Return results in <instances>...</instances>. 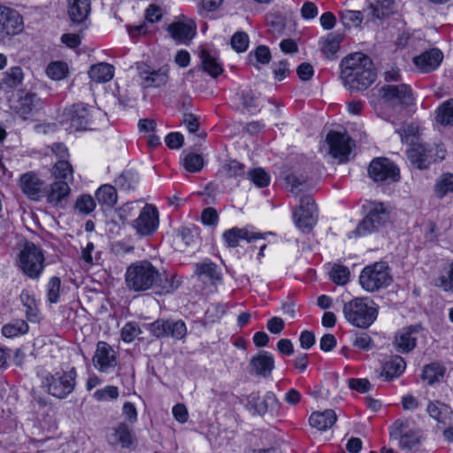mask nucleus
<instances>
[{"label": "nucleus", "mask_w": 453, "mask_h": 453, "mask_svg": "<svg viewBox=\"0 0 453 453\" xmlns=\"http://www.w3.org/2000/svg\"><path fill=\"white\" fill-rule=\"evenodd\" d=\"M125 281L127 287L134 292L146 291L158 286L161 293H170L180 286L176 276H172L171 280L165 278L163 281L158 269L148 260L132 263L127 268Z\"/></svg>", "instance_id": "obj_1"}, {"label": "nucleus", "mask_w": 453, "mask_h": 453, "mask_svg": "<svg viewBox=\"0 0 453 453\" xmlns=\"http://www.w3.org/2000/svg\"><path fill=\"white\" fill-rule=\"evenodd\" d=\"M340 77L344 86L351 91H363L376 80L372 60L362 52L351 53L340 63Z\"/></svg>", "instance_id": "obj_2"}, {"label": "nucleus", "mask_w": 453, "mask_h": 453, "mask_svg": "<svg viewBox=\"0 0 453 453\" xmlns=\"http://www.w3.org/2000/svg\"><path fill=\"white\" fill-rule=\"evenodd\" d=\"M76 376L74 368L66 372L58 371L54 374L43 369L37 372V377L44 390L58 399L65 398L74 390Z\"/></svg>", "instance_id": "obj_3"}, {"label": "nucleus", "mask_w": 453, "mask_h": 453, "mask_svg": "<svg viewBox=\"0 0 453 453\" xmlns=\"http://www.w3.org/2000/svg\"><path fill=\"white\" fill-rule=\"evenodd\" d=\"M343 314L348 322L360 328L369 327L377 318L374 303L367 298L357 297L343 305Z\"/></svg>", "instance_id": "obj_4"}, {"label": "nucleus", "mask_w": 453, "mask_h": 453, "mask_svg": "<svg viewBox=\"0 0 453 453\" xmlns=\"http://www.w3.org/2000/svg\"><path fill=\"white\" fill-rule=\"evenodd\" d=\"M393 277L386 262H375L366 265L359 275V283L367 292L379 291L391 284Z\"/></svg>", "instance_id": "obj_5"}, {"label": "nucleus", "mask_w": 453, "mask_h": 453, "mask_svg": "<svg viewBox=\"0 0 453 453\" xmlns=\"http://www.w3.org/2000/svg\"><path fill=\"white\" fill-rule=\"evenodd\" d=\"M379 92L384 102L391 106L408 107L415 102L413 93L406 84L385 85Z\"/></svg>", "instance_id": "obj_6"}, {"label": "nucleus", "mask_w": 453, "mask_h": 453, "mask_svg": "<svg viewBox=\"0 0 453 453\" xmlns=\"http://www.w3.org/2000/svg\"><path fill=\"white\" fill-rule=\"evenodd\" d=\"M296 226L302 231H310L317 223L318 210L311 196H303L299 200V206L294 211Z\"/></svg>", "instance_id": "obj_7"}, {"label": "nucleus", "mask_w": 453, "mask_h": 453, "mask_svg": "<svg viewBox=\"0 0 453 453\" xmlns=\"http://www.w3.org/2000/svg\"><path fill=\"white\" fill-rule=\"evenodd\" d=\"M390 436L398 440L402 449H416L420 444L421 433L419 430L409 427V421L398 419L391 426Z\"/></svg>", "instance_id": "obj_8"}, {"label": "nucleus", "mask_w": 453, "mask_h": 453, "mask_svg": "<svg viewBox=\"0 0 453 453\" xmlns=\"http://www.w3.org/2000/svg\"><path fill=\"white\" fill-rule=\"evenodd\" d=\"M159 215L157 208L146 203L140 211L137 219L132 221V227L139 236L144 237L153 234L158 227Z\"/></svg>", "instance_id": "obj_9"}, {"label": "nucleus", "mask_w": 453, "mask_h": 453, "mask_svg": "<svg viewBox=\"0 0 453 453\" xmlns=\"http://www.w3.org/2000/svg\"><path fill=\"white\" fill-rule=\"evenodd\" d=\"M388 218V213L381 203H372L368 214L358 224L354 233L357 235H365L375 231L382 226Z\"/></svg>", "instance_id": "obj_10"}, {"label": "nucleus", "mask_w": 453, "mask_h": 453, "mask_svg": "<svg viewBox=\"0 0 453 453\" xmlns=\"http://www.w3.org/2000/svg\"><path fill=\"white\" fill-rule=\"evenodd\" d=\"M93 108L87 107L83 104H75L65 111L63 122L70 124V127L75 131L88 128L92 122Z\"/></svg>", "instance_id": "obj_11"}, {"label": "nucleus", "mask_w": 453, "mask_h": 453, "mask_svg": "<svg viewBox=\"0 0 453 453\" xmlns=\"http://www.w3.org/2000/svg\"><path fill=\"white\" fill-rule=\"evenodd\" d=\"M280 403L273 392H267L263 397L252 393L248 397L247 408L253 414L264 416L266 413L274 414L280 410Z\"/></svg>", "instance_id": "obj_12"}, {"label": "nucleus", "mask_w": 453, "mask_h": 453, "mask_svg": "<svg viewBox=\"0 0 453 453\" xmlns=\"http://www.w3.org/2000/svg\"><path fill=\"white\" fill-rule=\"evenodd\" d=\"M369 176L376 182L396 181L399 170L393 162L385 157L373 159L368 168Z\"/></svg>", "instance_id": "obj_13"}, {"label": "nucleus", "mask_w": 453, "mask_h": 453, "mask_svg": "<svg viewBox=\"0 0 453 453\" xmlns=\"http://www.w3.org/2000/svg\"><path fill=\"white\" fill-rule=\"evenodd\" d=\"M326 142L329 146V154L339 159L340 162L347 160L352 149V141L346 133L331 131L326 135Z\"/></svg>", "instance_id": "obj_14"}, {"label": "nucleus", "mask_w": 453, "mask_h": 453, "mask_svg": "<svg viewBox=\"0 0 453 453\" xmlns=\"http://www.w3.org/2000/svg\"><path fill=\"white\" fill-rule=\"evenodd\" d=\"M1 14V28L4 30L3 42L23 31V19L17 11L2 5Z\"/></svg>", "instance_id": "obj_15"}, {"label": "nucleus", "mask_w": 453, "mask_h": 453, "mask_svg": "<svg viewBox=\"0 0 453 453\" xmlns=\"http://www.w3.org/2000/svg\"><path fill=\"white\" fill-rule=\"evenodd\" d=\"M95 367L101 372H108L117 365L115 350L105 342H99L93 357Z\"/></svg>", "instance_id": "obj_16"}, {"label": "nucleus", "mask_w": 453, "mask_h": 453, "mask_svg": "<svg viewBox=\"0 0 453 453\" xmlns=\"http://www.w3.org/2000/svg\"><path fill=\"white\" fill-rule=\"evenodd\" d=\"M421 330L420 325L410 326L399 330L394 340L395 349L402 353L411 351L417 345L418 335Z\"/></svg>", "instance_id": "obj_17"}, {"label": "nucleus", "mask_w": 453, "mask_h": 453, "mask_svg": "<svg viewBox=\"0 0 453 453\" xmlns=\"http://www.w3.org/2000/svg\"><path fill=\"white\" fill-rule=\"evenodd\" d=\"M139 75L142 81V84L146 88H159L168 81V67L163 66L158 70H152L144 64L138 65Z\"/></svg>", "instance_id": "obj_18"}, {"label": "nucleus", "mask_w": 453, "mask_h": 453, "mask_svg": "<svg viewBox=\"0 0 453 453\" xmlns=\"http://www.w3.org/2000/svg\"><path fill=\"white\" fill-rule=\"evenodd\" d=\"M266 234H273V233L260 234L250 231L248 228L233 227L223 234V238L228 247L235 248L239 245L241 240L251 242L255 240L265 239Z\"/></svg>", "instance_id": "obj_19"}, {"label": "nucleus", "mask_w": 453, "mask_h": 453, "mask_svg": "<svg viewBox=\"0 0 453 453\" xmlns=\"http://www.w3.org/2000/svg\"><path fill=\"white\" fill-rule=\"evenodd\" d=\"M108 442L112 446L119 445L121 448L128 449L135 442V437L128 426L120 422L108 435Z\"/></svg>", "instance_id": "obj_20"}, {"label": "nucleus", "mask_w": 453, "mask_h": 453, "mask_svg": "<svg viewBox=\"0 0 453 453\" xmlns=\"http://www.w3.org/2000/svg\"><path fill=\"white\" fill-rule=\"evenodd\" d=\"M250 365L251 373L266 378L274 368V359L270 353L263 351L251 358Z\"/></svg>", "instance_id": "obj_21"}, {"label": "nucleus", "mask_w": 453, "mask_h": 453, "mask_svg": "<svg viewBox=\"0 0 453 453\" xmlns=\"http://www.w3.org/2000/svg\"><path fill=\"white\" fill-rule=\"evenodd\" d=\"M442 58L443 56L441 50L432 49L414 58L413 61L417 68L422 73H430L439 66Z\"/></svg>", "instance_id": "obj_22"}, {"label": "nucleus", "mask_w": 453, "mask_h": 453, "mask_svg": "<svg viewBox=\"0 0 453 453\" xmlns=\"http://www.w3.org/2000/svg\"><path fill=\"white\" fill-rule=\"evenodd\" d=\"M70 184L66 180H56L48 186L46 201L52 206H58L71 192Z\"/></svg>", "instance_id": "obj_23"}, {"label": "nucleus", "mask_w": 453, "mask_h": 453, "mask_svg": "<svg viewBox=\"0 0 453 453\" xmlns=\"http://www.w3.org/2000/svg\"><path fill=\"white\" fill-rule=\"evenodd\" d=\"M407 155L411 164L418 169H426L430 165V151L423 144H413Z\"/></svg>", "instance_id": "obj_24"}, {"label": "nucleus", "mask_w": 453, "mask_h": 453, "mask_svg": "<svg viewBox=\"0 0 453 453\" xmlns=\"http://www.w3.org/2000/svg\"><path fill=\"white\" fill-rule=\"evenodd\" d=\"M90 12V0H69L68 14L73 23L85 21Z\"/></svg>", "instance_id": "obj_25"}, {"label": "nucleus", "mask_w": 453, "mask_h": 453, "mask_svg": "<svg viewBox=\"0 0 453 453\" xmlns=\"http://www.w3.org/2000/svg\"><path fill=\"white\" fill-rule=\"evenodd\" d=\"M337 417L333 410L313 412L310 418V425L319 431H325L333 426L336 422Z\"/></svg>", "instance_id": "obj_26"}, {"label": "nucleus", "mask_w": 453, "mask_h": 453, "mask_svg": "<svg viewBox=\"0 0 453 453\" xmlns=\"http://www.w3.org/2000/svg\"><path fill=\"white\" fill-rule=\"evenodd\" d=\"M196 27L189 23L175 22L168 27V32L176 41L183 43L189 42L195 35Z\"/></svg>", "instance_id": "obj_27"}, {"label": "nucleus", "mask_w": 453, "mask_h": 453, "mask_svg": "<svg viewBox=\"0 0 453 453\" xmlns=\"http://www.w3.org/2000/svg\"><path fill=\"white\" fill-rule=\"evenodd\" d=\"M88 75L92 81L97 83H104L111 81L114 75V66L108 63H98L90 67Z\"/></svg>", "instance_id": "obj_28"}, {"label": "nucleus", "mask_w": 453, "mask_h": 453, "mask_svg": "<svg viewBox=\"0 0 453 453\" xmlns=\"http://www.w3.org/2000/svg\"><path fill=\"white\" fill-rule=\"evenodd\" d=\"M343 36L340 34L331 33L322 41V53L327 59L336 58V53L340 49V44Z\"/></svg>", "instance_id": "obj_29"}, {"label": "nucleus", "mask_w": 453, "mask_h": 453, "mask_svg": "<svg viewBox=\"0 0 453 453\" xmlns=\"http://www.w3.org/2000/svg\"><path fill=\"white\" fill-rule=\"evenodd\" d=\"M196 273L199 278L207 279L212 282L221 280V273L218 265L209 260L196 264Z\"/></svg>", "instance_id": "obj_30"}, {"label": "nucleus", "mask_w": 453, "mask_h": 453, "mask_svg": "<svg viewBox=\"0 0 453 453\" xmlns=\"http://www.w3.org/2000/svg\"><path fill=\"white\" fill-rule=\"evenodd\" d=\"M429 415L439 423L447 425L452 418V410L447 404L436 402L431 403L427 407Z\"/></svg>", "instance_id": "obj_31"}, {"label": "nucleus", "mask_w": 453, "mask_h": 453, "mask_svg": "<svg viewBox=\"0 0 453 453\" xmlns=\"http://www.w3.org/2000/svg\"><path fill=\"white\" fill-rule=\"evenodd\" d=\"M200 58L202 60L203 70L211 77L216 78L223 72L220 63H219L218 59L211 55L207 50L203 49L201 50Z\"/></svg>", "instance_id": "obj_32"}, {"label": "nucleus", "mask_w": 453, "mask_h": 453, "mask_svg": "<svg viewBox=\"0 0 453 453\" xmlns=\"http://www.w3.org/2000/svg\"><path fill=\"white\" fill-rule=\"evenodd\" d=\"M44 255L41 249L30 243V278H38L43 270Z\"/></svg>", "instance_id": "obj_33"}, {"label": "nucleus", "mask_w": 453, "mask_h": 453, "mask_svg": "<svg viewBox=\"0 0 453 453\" xmlns=\"http://www.w3.org/2000/svg\"><path fill=\"white\" fill-rule=\"evenodd\" d=\"M405 362L400 356H394L383 365L382 375L387 379H392L401 375L405 370Z\"/></svg>", "instance_id": "obj_34"}, {"label": "nucleus", "mask_w": 453, "mask_h": 453, "mask_svg": "<svg viewBox=\"0 0 453 453\" xmlns=\"http://www.w3.org/2000/svg\"><path fill=\"white\" fill-rule=\"evenodd\" d=\"M48 185L35 174L30 173V201L46 199Z\"/></svg>", "instance_id": "obj_35"}, {"label": "nucleus", "mask_w": 453, "mask_h": 453, "mask_svg": "<svg viewBox=\"0 0 453 453\" xmlns=\"http://www.w3.org/2000/svg\"><path fill=\"white\" fill-rule=\"evenodd\" d=\"M73 167L66 159L58 161L52 168V175L57 180H66L69 183H73Z\"/></svg>", "instance_id": "obj_36"}, {"label": "nucleus", "mask_w": 453, "mask_h": 453, "mask_svg": "<svg viewBox=\"0 0 453 453\" xmlns=\"http://www.w3.org/2000/svg\"><path fill=\"white\" fill-rule=\"evenodd\" d=\"M16 264L19 268L25 273H28V242L21 241L13 250Z\"/></svg>", "instance_id": "obj_37"}, {"label": "nucleus", "mask_w": 453, "mask_h": 453, "mask_svg": "<svg viewBox=\"0 0 453 453\" xmlns=\"http://www.w3.org/2000/svg\"><path fill=\"white\" fill-rule=\"evenodd\" d=\"M370 10L376 19H381L393 12V0H369Z\"/></svg>", "instance_id": "obj_38"}, {"label": "nucleus", "mask_w": 453, "mask_h": 453, "mask_svg": "<svg viewBox=\"0 0 453 453\" xmlns=\"http://www.w3.org/2000/svg\"><path fill=\"white\" fill-rule=\"evenodd\" d=\"M436 121L442 126H453V99L442 103L436 111Z\"/></svg>", "instance_id": "obj_39"}, {"label": "nucleus", "mask_w": 453, "mask_h": 453, "mask_svg": "<svg viewBox=\"0 0 453 453\" xmlns=\"http://www.w3.org/2000/svg\"><path fill=\"white\" fill-rule=\"evenodd\" d=\"M24 77L22 69L13 66L3 73L2 82L9 88H17L22 83Z\"/></svg>", "instance_id": "obj_40"}, {"label": "nucleus", "mask_w": 453, "mask_h": 453, "mask_svg": "<svg viewBox=\"0 0 453 453\" xmlns=\"http://www.w3.org/2000/svg\"><path fill=\"white\" fill-rule=\"evenodd\" d=\"M28 331V325L23 319L13 320L2 328V334L7 338L16 337L25 334Z\"/></svg>", "instance_id": "obj_41"}, {"label": "nucleus", "mask_w": 453, "mask_h": 453, "mask_svg": "<svg viewBox=\"0 0 453 453\" xmlns=\"http://www.w3.org/2000/svg\"><path fill=\"white\" fill-rule=\"evenodd\" d=\"M340 20L346 28L357 27L363 21V14L359 11L342 10L339 12Z\"/></svg>", "instance_id": "obj_42"}, {"label": "nucleus", "mask_w": 453, "mask_h": 453, "mask_svg": "<svg viewBox=\"0 0 453 453\" xmlns=\"http://www.w3.org/2000/svg\"><path fill=\"white\" fill-rule=\"evenodd\" d=\"M451 192H453V173H444L436 181L435 196L438 198H442Z\"/></svg>", "instance_id": "obj_43"}, {"label": "nucleus", "mask_w": 453, "mask_h": 453, "mask_svg": "<svg viewBox=\"0 0 453 453\" xmlns=\"http://www.w3.org/2000/svg\"><path fill=\"white\" fill-rule=\"evenodd\" d=\"M97 201L102 204L112 206L117 203V192L113 186L103 185L96 192Z\"/></svg>", "instance_id": "obj_44"}, {"label": "nucleus", "mask_w": 453, "mask_h": 453, "mask_svg": "<svg viewBox=\"0 0 453 453\" xmlns=\"http://www.w3.org/2000/svg\"><path fill=\"white\" fill-rule=\"evenodd\" d=\"M139 180L137 173L133 170H126L115 180V185L120 189L129 190L134 188Z\"/></svg>", "instance_id": "obj_45"}, {"label": "nucleus", "mask_w": 453, "mask_h": 453, "mask_svg": "<svg viewBox=\"0 0 453 453\" xmlns=\"http://www.w3.org/2000/svg\"><path fill=\"white\" fill-rule=\"evenodd\" d=\"M437 286L444 291L453 292V261L447 264L437 279Z\"/></svg>", "instance_id": "obj_46"}, {"label": "nucleus", "mask_w": 453, "mask_h": 453, "mask_svg": "<svg viewBox=\"0 0 453 453\" xmlns=\"http://www.w3.org/2000/svg\"><path fill=\"white\" fill-rule=\"evenodd\" d=\"M444 368L439 364L433 363L424 367L422 372V379L429 384L438 381L443 376Z\"/></svg>", "instance_id": "obj_47"}, {"label": "nucleus", "mask_w": 453, "mask_h": 453, "mask_svg": "<svg viewBox=\"0 0 453 453\" xmlns=\"http://www.w3.org/2000/svg\"><path fill=\"white\" fill-rule=\"evenodd\" d=\"M204 160L200 154L188 153L183 159V166L189 173H198L203 167Z\"/></svg>", "instance_id": "obj_48"}, {"label": "nucleus", "mask_w": 453, "mask_h": 453, "mask_svg": "<svg viewBox=\"0 0 453 453\" xmlns=\"http://www.w3.org/2000/svg\"><path fill=\"white\" fill-rule=\"evenodd\" d=\"M221 173L227 178L242 176L245 165L236 160H228L223 165Z\"/></svg>", "instance_id": "obj_49"}, {"label": "nucleus", "mask_w": 453, "mask_h": 453, "mask_svg": "<svg viewBox=\"0 0 453 453\" xmlns=\"http://www.w3.org/2000/svg\"><path fill=\"white\" fill-rule=\"evenodd\" d=\"M329 274L331 280L337 285H345L349 279V270L344 265H334Z\"/></svg>", "instance_id": "obj_50"}, {"label": "nucleus", "mask_w": 453, "mask_h": 453, "mask_svg": "<svg viewBox=\"0 0 453 453\" xmlns=\"http://www.w3.org/2000/svg\"><path fill=\"white\" fill-rule=\"evenodd\" d=\"M174 242L180 249L188 247L196 242V235L191 229L183 227L178 231Z\"/></svg>", "instance_id": "obj_51"}, {"label": "nucleus", "mask_w": 453, "mask_h": 453, "mask_svg": "<svg viewBox=\"0 0 453 453\" xmlns=\"http://www.w3.org/2000/svg\"><path fill=\"white\" fill-rule=\"evenodd\" d=\"M286 183L289 191L295 196H299L302 192L307 189V183L303 179L297 177L295 174H289L286 177Z\"/></svg>", "instance_id": "obj_52"}, {"label": "nucleus", "mask_w": 453, "mask_h": 453, "mask_svg": "<svg viewBox=\"0 0 453 453\" xmlns=\"http://www.w3.org/2000/svg\"><path fill=\"white\" fill-rule=\"evenodd\" d=\"M249 179L258 188H265L270 183V177L262 168L249 171Z\"/></svg>", "instance_id": "obj_53"}, {"label": "nucleus", "mask_w": 453, "mask_h": 453, "mask_svg": "<svg viewBox=\"0 0 453 453\" xmlns=\"http://www.w3.org/2000/svg\"><path fill=\"white\" fill-rule=\"evenodd\" d=\"M18 100L12 101V107L24 119H27V113L28 112V98L27 93L23 90H19L17 93Z\"/></svg>", "instance_id": "obj_54"}, {"label": "nucleus", "mask_w": 453, "mask_h": 453, "mask_svg": "<svg viewBox=\"0 0 453 453\" xmlns=\"http://www.w3.org/2000/svg\"><path fill=\"white\" fill-rule=\"evenodd\" d=\"M182 124L186 127L190 134H196V136L200 139H204L206 134L204 132L198 133L199 131V120L198 118L192 114H185L183 116Z\"/></svg>", "instance_id": "obj_55"}, {"label": "nucleus", "mask_w": 453, "mask_h": 453, "mask_svg": "<svg viewBox=\"0 0 453 453\" xmlns=\"http://www.w3.org/2000/svg\"><path fill=\"white\" fill-rule=\"evenodd\" d=\"M169 330L166 337H173L176 340H181L187 334V327L182 320H168Z\"/></svg>", "instance_id": "obj_56"}, {"label": "nucleus", "mask_w": 453, "mask_h": 453, "mask_svg": "<svg viewBox=\"0 0 453 453\" xmlns=\"http://www.w3.org/2000/svg\"><path fill=\"white\" fill-rule=\"evenodd\" d=\"M96 208V203L89 195H81L75 203V209L81 214H89Z\"/></svg>", "instance_id": "obj_57"}, {"label": "nucleus", "mask_w": 453, "mask_h": 453, "mask_svg": "<svg viewBox=\"0 0 453 453\" xmlns=\"http://www.w3.org/2000/svg\"><path fill=\"white\" fill-rule=\"evenodd\" d=\"M46 73L52 80L59 81L66 76L67 65L62 62H53L48 65Z\"/></svg>", "instance_id": "obj_58"}, {"label": "nucleus", "mask_w": 453, "mask_h": 453, "mask_svg": "<svg viewBox=\"0 0 453 453\" xmlns=\"http://www.w3.org/2000/svg\"><path fill=\"white\" fill-rule=\"evenodd\" d=\"M61 280L58 277H52L47 286V297L50 303H56L59 300Z\"/></svg>", "instance_id": "obj_59"}, {"label": "nucleus", "mask_w": 453, "mask_h": 453, "mask_svg": "<svg viewBox=\"0 0 453 453\" xmlns=\"http://www.w3.org/2000/svg\"><path fill=\"white\" fill-rule=\"evenodd\" d=\"M231 45L237 52H243L249 46V36L244 32H236L231 38Z\"/></svg>", "instance_id": "obj_60"}, {"label": "nucleus", "mask_w": 453, "mask_h": 453, "mask_svg": "<svg viewBox=\"0 0 453 453\" xmlns=\"http://www.w3.org/2000/svg\"><path fill=\"white\" fill-rule=\"evenodd\" d=\"M150 332L157 338L167 336V330H169L168 320L157 319L149 326Z\"/></svg>", "instance_id": "obj_61"}, {"label": "nucleus", "mask_w": 453, "mask_h": 453, "mask_svg": "<svg viewBox=\"0 0 453 453\" xmlns=\"http://www.w3.org/2000/svg\"><path fill=\"white\" fill-rule=\"evenodd\" d=\"M93 396L99 402L105 401L107 398L117 399L119 396V389L115 386H106L104 388L97 389Z\"/></svg>", "instance_id": "obj_62"}, {"label": "nucleus", "mask_w": 453, "mask_h": 453, "mask_svg": "<svg viewBox=\"0 0 453 453\" xmlns=\"http://www.w3.org/2000/svg\"><path fill=\"white\" fill-rule=\"evenodd\" d=\"M140 201L135 202H129L125 204H123L119 209V216L120 220L123 222L127 221L129 218L133 217L135 212L139 211V204Z\"/></svg>", "instance_id": "obj_63"}, {"label": "nucleus", "mask_w": 453, "mask_h": 453, "mask_svg": "<svg viewBox=\"0 0 453 453\" xmlns=\"http://www.w3.org/2000/svg\"><path fill=\"white\" fill-rule=\"evenodd\" d=\"M242 105L247 110L250 111L253 109H257L259 106V94L248 90L242 93Z\"/></svg>", "instance_id": "obj_64"}]
</instances>
